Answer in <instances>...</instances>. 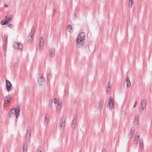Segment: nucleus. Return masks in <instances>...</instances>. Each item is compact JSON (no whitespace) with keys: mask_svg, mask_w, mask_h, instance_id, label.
<instances>
[{"mask_svg":"<svg viewBox=\"0 0 152 152\" xmlns=\"http://www.w3.org/2000/svg\"><path fill=\"white\" fill-rule=\"evenodd\" d=\"M51 71H50L48 72L47 75V79L48 80H49L50 79L52 78V76L51 75Z\"/></svg>","mask_w":152,"mask_h":152,"instance_id":"nucleus-18","label":"nucleus"},{"mask_svg":"<svg viewBox=\"0 0 152 152\" xmlns=\"http://www.w3.org/2000/svg\"><path fill=\"white\" fill-rule=\"evenodd\" d=\"M77 116L76 115H75L73 116V120L72 123L71 124V126L72 128L73 129H75L76 125V121H77Z\"/></svg>","mask_w":152,"mask_h":152,"instance_id":"nucleus-9","label":"nucleus"},{"mask_svg":"<svg viewBox=\"0 0 152 152\" xmlns=\"http://www.w3.org/2000/svg\"><path fill=\"white\" fill-rule=\"evenodd\" d=\"M7 26L11 28H13L14 27V25L10 23L7 24Z\"/></svg>","mask_w":152,"mask_h":152,"instance_id":"nucleus-27","label":"nucleus"},{"mask_svg":"<svg viewBox=\"0 0 152 152\" xmlns=\"http://www.w3.org/2000/svg\"><path fill=\"white\" fill-rule=\"evenodd\" d=\"M151 126H152V120H151Z\"/></svg>","mask_w":152,"mask_h":152,"instance_id":"nucleus-49","label":"nucleus"},{"mask_svg":"<svg viewBox=\"0 0 152 152\" xmlns=\"http://www.w3.org/2000/svg\"><path fill=\"white\" fill-rule=\"evenodd\" d=\"M137 135V138H138H138L139 137L140 133H137L136 134Z\"/></svg>","mask_w":152,"mask_h":152,"instance_id":"nucleus-35","label":"nucleus"},{"mask_svg":"<svg viewBox=\"0 0 152 152\" xmlns=\"http://www.w3.org/2000/svg\"><path fill=\"white\" fill-rule=\"evenodd\" d=\"M11 99L12 98L11 96L9 95L5 96L4 99V104H5L6 102L8 103H9L11 101Z\"/></svg>","mask_w":152,"mask_h":152,"instance_id":"nucleus-11","label":"nucleus"},{"mask_svg":"<svg viewBox=\"0 0 152 152\" xmlns=\"http://www.w3.org/2000/svg\"><path fill=\"white\" fill-rule=\"evenodd\" d=\"M65 117L64 116H63L60 119L59 123L60 129H61L62 127H64L65 126Z\"/></svg>","mask_w":152,"mask_h":152,"instance_id":"nucleus-5","label":"nucleus"},{"mask_svg":"<svg viewBox=\"0 0 152 152\" xmlns=\"http://www.w3.org/2000/svg\"><path fill=\"white\" fill-rule=\"evenodd\" d=\"M34 30L33 28H31V30L29 36L27 37V40L28 41H32L33 39V35L34 34Z\"/></svg>","mask_w":152,"mask_h":152,"instance_id":"nucleus-4","label":"nucleus"},{"mask_svg":"<svg viewBox=\"0 0 152 152\" xmlns=\"http://www.w3.org/2000/svg\"><path fill=\"white\" fill-rule=\"evenodd\" d=\"M57 108V109H58L59 110L61 108V105L59 106V105H58Z\"/></svg>","mask_w":152,"mask_h":152,"instance_id":"nucleus-37","label":"nucleus"},{"mask_svg":"<svg viewBox=\"0 0 152 152\" xmlns=\"http://www.w3.org/2000/svg\"><path fill=\"white\" fill-rule=\"evenodd\" d=\"M6 87L8 91H10L12 88V85L11 83L8 80H6Z\"/></svg>","mask_w":152,"mask_h":152,"instance_id":"nucleus-8","label":"nucleus"},{"mask_svg":"<svg viewBox=\"0 0 152 152\" xmlns=\"http://www.w3.org/2000/svg\"><path fill=\"white\" fill-rule=\"evenodd\" d=\"M42 151V148L40 147H38L37 148V152H41Z\"/></svg>","mask_w":152,"mask_h":152,"instance_id":"nucleus-29","label":"nucleus"},{"mask_svg":"<svg viewBox=\"0 0 152 152\" xmlns=\"http://www.w3.org/2000/svg\"><path fill=\"white\" fill-rule=\"evenodd\" d=\"M3 48L5 50L6 49V45H5V44H4V45H3Z\"/></svg>","mask_w":152,"mask_h":152,"instance_id":"nucleus-36","label":"nucleus"},{"mask_svg":"<svg viewBox=\"0 0 152 152\" xmlns=\"http://www.w3.org/2000/svg\"><path fill=\"white\" fill-rule=\"evenodd\" d=\"M114 102L113 98L112 97H109V98L108 103L107 105V107H109V108L112 110L114 108Z\"/></svg>","mask_w":152,"mask_h":152,"instance_id":"nucleus-2","label":"nucleus"},{"mask_svg":"<svg viewBox=\"0 0 152 152\" xmlns=\"http://www.w3.org/2000/svg\"><path fill=\"white\" fill-rule=\"evenodd\" d=\"M76 101H75H75H74V103H76Z\"/></svg>","mask_w":152,"mask_h":152,"instance_id":"nucleus-51","label":"nucleus"},{"mask_svg":"<svg viewBox=\"0 0 152 152\" xmlns=\"http://www.w3.org/2000/svg\"><path fill=\"white\" fill-rule=\"evenodd\" d=\"M147 103V100L145 99H142L141 101V103L143 104H146Z\"/></svg>","mask_w":152,"mask_h":152,"instance_id":"nucleus-28","label":"nucleus"},{"mask_svg":"<svg viewBox=\"0 0 152 152\" xmlns=\"http://www.w3.org/2000/svg\"><path fill=\"white\" fill-rule=\"evenodd\" d=\"M146 107V104H141V105H140V107L142 108V110H144V108H145Z\"/></svg>","mask_w":152,"mask_h":152,"instance_id":"nucleus-25","label":"nucleus"},{"mask_svg":"<svg viewBox=\"0 0 152 152\" xmlns=\"http://www.w3.org/2000/svg\"><path fill=\"white\" fill-rule=\"evenodd\" d=\"M110 87H111V86L110 84V82H108L107 84V87L108 88H110Z\"/></svg>","mask_w":152,"mask_h":152,"instance_id":"nucleus-32","label":"nucleus"},{"mask_svg":"<svg viewBox=\"0 0 152 152\" xmlns=\"http://www.w3.org/2000/svg\"><path fill=\"white\" fill-rule=\"evenodd\" d=\"M14 108H12L10 109L9 112V114L10 117L11 115H13V116H14Z\"/></svg>","mask_w":152,"mask_h":152,"instance_id":"nucleus-19","label":"nucleus"},{"mask_svg":"<svg viewBox=\"0 0 152 152\" xmlns=\"http://www.w3.org/2000/svg\"><path fill=\"white\" fill-rule=\"evenodd\" d=\"M103 103H104L103 100L102 99H100L99 102V109L100 111H101L102 110Z\"/></svg>","mask_w":152,"mask_h":152,"instance_id":"nucleus-16","label":"nucleus"},{"mask_svg":"<svg viewBox=\"0 0 152 152\" xmlns=\"http://www.w3.org/2000/svg\"><path fill=\"white\" fill-rule=\"evenodd\" d=\"M18 64L17 63H16L14 65L15 67H17L18 66Z\"/></svg>","mask_w":152,"mask_h":152,"instance_id":"nucleus-39","label":"nucleus"},{"mask_svg":"<svg viewBox=\"0 0 152 152\" xmlns=\"http://www.w3.org/2000/svg\"><path fill=\"white\" fill-rule=\"evenodd\" d=\"M48 116L47 114H45V118L44 120V124L47 125L48 121V119L47 118V117Z\"/></svg>","mask_w":152,"mask_h":152,"instance_id":"nucleus-21","label":"nucleus"},{"mask_svg":"<svg viewBox=\"0 0 152 152\" xmlns=\"http://www.w3.org/2000/svg\"><path fill=\"white\" fill-rule=\"evenodd\" d=\"M23 48V45L22 44L20 43H18V50H22Z\"/></svg>","mask_w":152,"mask_h":152,"instance_id":"nucleus-22","label":"nucleus"},{"mask_svg":"<svg viewBox=\"0 0 152 152\" xmlns=\"http://www.w3.org/2000/svg\"><path fill=\"white\" fill-rule=\"evenodd\" d=\"M129 4L131 6L132 5L134 2L133 0H129Z\"/></svg>","mask_w":152,"mask_h":152,"instance_id":"nucleus-26","label":"nucleus"},{"mask_svg":"<svg viewBox=\"0 0 152 152\" xmlns=\"http://www.w3.org/2000/svg\"><path fill=\"white\" fill-rule=\"evenodd\" d=\"M109 88H108L107 87L106 89V91L108 92L109 91Z\"/></svg>","mask_w":152,"mask_h":152,"instance_id":"nucleus-47","label":"nucleus"},{"mask_svg":"<svg viewBox=\"0 0 152 152\" xmlns=\"http://www.w3.org/2000/svg\"><path fill=\"white\" fill-rule=\"evenodd\" d=\"M53 101L52 100H50L49 102V105H50V104H51L53 103Z\"/></svg>","mask_w":152,"mask_h":152,"instance_id":"nucleus-42","label":"nucleus"},{"mask_svg":"<svg viewBox=\"0 0 152 152\" xmlns=\"http://www.w3.org/2000/svg\"><path fill=\"white\" fill-rule=\"evenodd\" d=\"M28 143L26 142H24L23 147V152H27V149L28 147Z\"/></svg>","mask_w":152,"mask_h":152,"instance_id":"nucleus-14","label":"nucleus"},{"mask_svg":"<svg viewBox=\"0 0 152 152\" xmlns=\"http://www.w3.org/2000/svg\"><path fill=\"white\" fill-rule=\"evenodd\" d=\"M130 21L129 20H127L126 21V24H127L128 25V24L130 23Z\"/></svg>","mask_w":152,"mask_h":152,"instance_id":"nucleus-44","label":"nucleus"},{"mask_svg":"<svg viewBox=\"0 0 152 152\" xmlns=\"http://www.w3.org/2000/svg\"><path fill=\"white\" fill-rule=\"evenodd\" d=\"M20 105H17L16 108H15L14 113L15 115L16 118H18L19 116L20 112Z\"/></svg>","mask_w":152,"mask_h":152,"instance_id":"nucleus-7","label":"nucleus"},{"mask_svg":"<svg viewBox=\"0 0 152 152\" xmlns=\"http://www.w3.org/2000/svg\"><path fill=\"white\" fill-rule=\"evenodd\" d=\"M44 39L42 37H41V39H40L39 46V50L40 51L42 50L44 46Z\"/></svg>","mask_w":152,"mask_h":152,"instance_id":"nucleus-10","label":"nucleus"},{"mask_svg":"<svg viewBox=\"0 0 152 152\" xmlns=\"http://www.w3.org/2000/svg\"><path fill=\"white\" fill-rule=\"evenodd\" d=\"M102 152H105L104 149L102 150Z\"/></svg>","mask_w":152,"mask_h":152,"instance_id":"nucleus-48","label":"nucleus"},{"mask_svg":"<svg viewBox=\"0 0 152 152\" xmlns=\"http://www.w3.org/2000/svg\"><path fill=\"white\" fill-rule=\"evenodd\" d=\"M137 104V101H136L135 103H134V104L133 106V107H136V105Z\"/></svg>","mask_w":152,"mask_h":152,"instance_id":"nucleus-38","label":"nucleus"},{"mask_svg":"<svg viewBox=\"0 0 152 152\" xmlns=\"http://www.w3.org/2000/svg\"><path fill=\"white\" fill-rule=\"evenodd\" d=\"M139 144L140 145V148H142L143 147V140H140V142H139Z\"/></svg>","mask_w":152,"mask_h":152,"instance_id":"nucleus-24","label":"nucleus"},{"mask_svg":"<svg viewBox=\"0 0 152 152\" xmlns=\"http://www.w3.org/2000/svg\"><path fill=\"white\" fill-rule=\"evenodd\" d=\"M37 82L41 86L44 85L45 83V78L42 76L38 78Z\"/></svg>","mask_w":152,"mask_h":152,"instance_id":"nucleus-6","label":"nucleus"},{"mask_svg":"<svg viewBox=\"0 0 152 152\" xmlns=\"http://www.w3.org/2000/svg\"><path fill=\"white\" fill-rule=\"evenodd\" d=\"M57 99L56 98H55L54 99V102L55 104H56L57 103Z\"/></svg>","mask_w":152,"mask_h":152,"instance_id":"nucleus-33","label":"nucleus"},{"mask_svg":"<svg viewBox=\"0 0 152 152\" xmlns=\"http://www.w3.org/2000/svg\"><path fill=\"white\" fill-rule=\"evenodd\" d=\"M13 47L14 48L17 49V50H18V43L15 42L13 43Z\"/></svg>","mask_w":152,"mask_h":152,"instance_id":"nucleus-20","label":"nucleus"},{"mask_svg":"<svg viewBox=\"0 0 152 152\" xmlns=\"http://www.w3.org/2000/svg\"><path fill=\"white\" fill-rule=\"evenodd\" d=\"M88 47L89 50H90V48H89V44H88Z\"/></svg>","mask_w":152,"mask_h":152,"instance_id":"nucleus-50","label":"nucleus"},{"mask_svg":"<svg viewBox=\"0 0 152 152\" xmlns=\"http://www.w3.org/2000/svg\"><path fill=\"white\" fill-rule=\"evenodd\" d=\"M139 118L138 116H136L135 117V119L137 120V119H138Z\"/></svg>","mask_w":152,"mask_h":152,"instance_id":"nucleus-45","label":"nucleus"},{"mask_svg":"<svg viewBox=\"0 0 152 152\" xmlns=\"http://www.w3.org/2000/svg\"><path fill=\"white\" fill-rule=\"evenodd\" d=\"M4 37H6V38L5 39H4V41L6 42H7V38H8V36H6L5 35L4 36Z\"/></svg>","mask_w":152,"mask_h":152,"instance_id":"nucleus-34","label":"nucleus"},{"mask_svg":"<svg viewBox=\"0 0 152 152\" xmlns=\"http://www.w3.org/2000/svg\"><path fill=\"white\" fill-rule=\"evenodd\" d=\"M62 104V100H61L60 101H59V100H58V105H59V106L61 105Z\"/></svg>","mask_w":152,"mask_h":152,"instance_id":"nucleus-30","label":"nucleus"},{"mask_svg":"<svg viewBox=\"0 0 152 152\" xmlns=\"http://www.w3.org/2000/svg\"><path fill=\"white\" fill-rule=\"evenodd\" d=\"M135 132V128L134 127H132L130 132L129 135V137L130 138H132L133 136L134 133Z\"/></svg>","mask_w":152,"mask_h":152,"instance_id":"nucleus-12","label":"nucleus"},{"mask_svg":"<svg viewBox=\"0 0 152 152\" xmlns=\"http://www.w3.org/2000/svg\"><path fill=\"white\" fill-rule=\"evenodd\" d=\"M5 18H6V20H7V19H9V18H10V16H8V17H7V16H5Z\"/></svg>","mask_w":152,"mask_h":152,"instance_id":"nucleus-41","label":"nucleus"},{"mask_svg":"<svg viewBox=\"0 0 152 152\" xmlns=\"http://www.w3.org/2000/svg\"><path fill=\"white\" fill-rule=\"evenodd\" d=\"M76 17H77V16H76V14L75 13L74 14V16H73L74 19H75L76 18Z\"/></svg>","mask_w":152,"mask_h":152,"instance_id":"nucleus-40","label":"nucleus"},{"mask_svg":"<svg viewBox=\"0 0 152 152\" xmlns=\"http://www.w3.org/2000/svg\"><path fill=\"white\" fill-rule=\"evenodd\" d=\"M134 124H135V125L137 124L138 123V120L134 119Z\"/></svg>","mask_w":152,"mask_h":152,"instance_id":"nucleus-31","label":"nucleus"},{"mask_svg":"<svg viewBox=\"0 0 152 152\" xmlns=\"http://www.w3.org/2000/svg\"><path fill=\"white\" fill-rule=\"evenodd\" d=\"M56 12V10L55 9H54V10L53 12V15L55 14Z\"/></svg>","mask_w":152,"mask_h":152,"instance_id":"nucleus-43","label":"nucleus"},{"mask_svg":"<svg viewBox=\"0 0 152 152\" xmlns=\"http://www.w3.org/2000/svg\"><path fill=\"white\" fill-rule=\"evenodd\" d=\"M85 33L84 32H80L78 34L76 40L78 48H81L83 46L85 38Z\"/></svg>","mask_w":152,"mask_h":152,"instance_id":"nucleus-1","label":"nucleus"},{"mask_svg":"<svg viewBox=\"0 0 152 152\" xmlns=\"http://www.w3.org/2000/svg\"><path fill=\"white\" fill-rule=\"evenodd\" d=\"M31 129L30 127L27 128L25 138L28 140H30L31 137Z\"/></svg>","mask_w":152,"mask_h":152,"instance_id":"nucleus-3","label":"nucleus"},{"mask_svg":"<svg viewBox=\"0 0 152 152\" xmlns=\"http://www.w3.org/2000/svg\"><path fill=\"white\" fill-rule=\"evenodd\" d=\"M12 19V18H9V19H7V20H5V19H3L1 21V23L2 25H4L7 24V22L10 21Z\"/></svg>","mask_w":152,"mask_h":152,"instance_id":"nucleus-13","label":"nucleus"},{"mask_svg":"<svg viewBox=\"0 0 152 152\" xmlns=\"http://www.w3.org/2000/svg\"><path fill=\"white\" fill-rule=\"evenodd\" d=\"M55 55V50L54 48H52L51 49L50 56L52 57Z\"/></svg>","mask_w":152,"mask_h":152,"instance_id":"nucleus-17","label":"nucleus"},{"mask_svg":"<svg viewBox=\"0 0 152 152\" xmlns=\"http://www.w3.org/2000/svg\"><path fill=\"white\" fill-rule=\"evenodd\" d=\"M67 29L70 32L72 29V26L70 25H69L68 26Z\"/></svg>","mask_w":152,"mask_h":152,"instance_id":"nucleus-23","label":"nucleus"},{"mask_svg":"<svg viewBox=\"0 0 152 152\" xmlns=\"http://www.w3.org/2000/svg\"><path fill=\"white\" fill-rule=\"evenodd\" d=\"M4 6L6 8L7 7H8V5L6 4H5L4 5Z\"/></svg>","mask_w":152,"mask_h":152,"instance_id":"nucleus-46","label":"nucleus"},{"mask_svg":"<svg viewBox=\"0 0 152 152\" xmlns=\"http://www.w3.org/2000/svg\"><path fill=\"white\" fill-rule=\"evenodd\" d=\"M126 87L129 88L130 87L131 83L128 77H126Z\"/></svg>","mask_w":152,"mask_h":152,"instance_id":"nucleus-15","label":"nucleus"}]
</instances>
